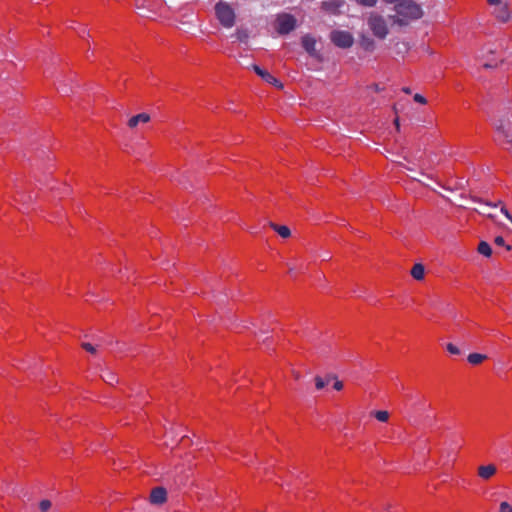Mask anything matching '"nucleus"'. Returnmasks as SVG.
Here are the masks:
<instances>
[{
	"instance_id": "nucleus-1",
	"label": "nucleus",
	"mask_w": 512,
	"mask_h": 512,
	"mask_svg": "<svg viewBox=\"0 0 512 512\" xmlns=\"http://www.w3.org/2000/svg\"><path fill=\"white\" fill-rule=\"evenodd\" d=\"M396 15L389 16V19L399 26H407L410 22L420 19L423 16L422 8L414 0H404L394 6Z\"/></svg>"
},
{
	"instance_id": "nucleus-2",
	"label": "nucleus",
	"mask_w": 512,
	"mask_h": 512,
	"mask_svg": "<svg viewBox=\"0 0 512 512\" xmlns=\"http://www.w3.org/2000/svg\"><path fill=\"white\" fill-rule=\"evenodd\" d=\"M214 10L217 20L223 27L231 28L234 26L236 14L230 4L221 0L215 4Z\"/></svg>"
},
{
	"instance_id": "nucleus-3",
	"label": "nucleus",
	"mask_w": 512,
	"mask_h": 512,
	"mask_svg": "<svg viewBox=\"0 0 512 512\" xmlns=\"http://www.w3.org/2000/svg\"><path fill=\"white\" fill-rule=\"evenodd\" d=\"M297 25L296 18L289 13H280L276 16L274 28L280 35H286L292 32Z\"/></svg>"
},
{
	"instance_id": "nucleus-4",
	"label": "nucleus",
	"mask_w": 512,
	"mask_h": 512,
	"mask_svg": "<svg viewBox=\"0 0 512 512\" xmlns=\"http://www.w3.org/2000/svg\"><path fill=\"white\" fill-rule=\"evenodd\" d=\"M367 23L375 37L384 39L388 35V27L386 25L385 19L381 15L377 13H371Z\"/></svg>"
},
{
	"instance_id": "nucleus-5",
	"label": "nucleus",
	"mask_w": 512,
	"mask_h": 512,
	"mask_svg": "<svg viewBox=\"0 0 512 512\" xmlns=\"http://www.w3.org/2000/svg\"><path fill=\"white\" fill-rule=\"evenodd\" d=\"M330 40L335 46L343 49L350 48L354 43L352 34L343 30H333L330 33Z\"/></svg>"
},
{
	"instance_id": "nucleus-6",
	"label": "nucleus",
	"mask_w": 512,
	"mask_h": 512,
	"mask_svg": "<svg viewBox=\"0 0 512 512\" xmlns=\"http://www.w3.org/2000/svg\"><path fill=\"white\" fill-rule=\"evenodd\" d=\"M493 6V15L498 22L507 23L512 19V11L508 3L500 1L499 4Z\"/></svg>"
},
{
	"instance_id": "nucleus-7",
	"label": "nucleus",
	"mask_w": 512,
	"mask_h": 512,
	"mask_svg": "<svg viewBox=\"0 0 512 512\" xmlns=\"http://www.w3.org/2000/svg\"><path fill=\"white\" fill-rule=\"evenodd\" d=\"M253 70L254 72L260 76L265 82L275 86L276 88L278 89H282L283 88V84L280 80H278L275 76H273L272 74H270L268 71L260 68L258 65L254 64L253 65Z\"/></svg>"
},
{
	"instance_id": "nucleus-8",
	"label": "nucleus",
	"mask_w": 512,
	"mask_h": 512,
	"mask_svg": "<svg viewBox=\"0 0 512 512\" xmlns=\"http://www.w3.org/2000/svg\"><path fill=\"white\" fill-rule=\"evenodd\" d=\"M344 5L343 0H328L322 1L320 4V8L322 11L331 14V15H339L340 8Z\"/></svg>"
},
{
	"instance_id": "nucleus-9",
	"label": "nucleus",
	"mask_w": 512,
	"mask_h": 512,
	"mask_svg": "<svg viewBox=\"0 0 512 512\" xmlns=\"http://www.w3.org/2000/svg\"><path fill=\"white\" fill-rule=\"evenodd\" d=\"M152 504L161 505L167 501V491L164 487H154L149 495Z\"/></svg>"
},
{
	"instance_id": "nucleus-10",
	"label": "nucleus",
	"mask_w": 512,
	"mask_h": 512,
	"mask_svg": "<svg viewBox=\"0 0 512 512\" xmlns=\"http://www.w3.org/2000/svg\"><path fill=\"white\" fill-rule=\"evenodd\" d=\"M301 44L304 50L312 57L318 58V53L316 51V40L309 34L302 36Z\"/></svg>"
},
{
	"instance_id": "nucleus-11",
	"label": "nucleus",
	"mask_w": 512,
	"mask_h": 512,
	"mask_svg": "<svg viewBox=\"0 0 512 512\" xmlns=\"http://www.w3.org/2000/svg\"><path fill=\"white\" fill-rule=\"evenodd\" d=\"M495 141L500 145H510L512 147V139L508 131L502 125L498 126L496 129Z\"/></svg>"
},
{
	"instance_id": "nucleus-12",
	"label": "nucleus",
	"mask_w": 512,
	"mask_h": 512,
	"mask_svg": "<svg viewBox=\"0 0 512 512\" xmlns=\"http://www.w3.org/2000/svg\"><path fill=\"white\" fill-rule=\"evenodd\" d=\"M497 472L496 466L493 464L482 465L478 467V476L484 480H489Z\"/></svg>"
},
{
	"instance_id": "nucleus-13",
	"label": "nucleus",
	"mask_w": 512,
	"mask_h": 512,
	"mask_svg": "<svg viewBox=\"0 0 512 512\" xmlns=\"http://www.w3.org/2000/svg\"><path fill=\"white\" fill-rule=\"evenodd\" d=\"M150 121V115L147 113H140L135 116H132L128 120V127L135 128L139 123H148Z\"/></svg>"
},
{
	"instance_id": "nucleus-14",
	"label": "nucleus",
	"mask_w": 512,
	"mask_h": 512,
	"mask_svg": "<svg viewBox=\"0 0 512 512\" xmlns=\"http://www.w3.org/2000/svg\"><path fill=\"white\" fill-rule=\"evenodd\" d=\"M359 45L363 50L367 52H372L375 49V41L372 38L365 35H362L360 37Z\"/></svg>"
},
{
	"instance_id": "nucleus-15",
	"label": "nucleus",
	"mask_w": 512,
	"mask_h": 512,
	"mask_svg": "<svg viewBox=\"0 0 512 512\" xmlns=\"http://www.w3.org/2000/svg\"><path fill=\"white\" fill-rule=\"evenodd\" d=\"M411 276L416 280H422L425 276V268L422 264L416 263L411 269Z\"/></svg>"
},
{
	"instance_id": "nucleus-16",
	"label": "nucleus",
	"mask_w": 512,
	"mask_h": 512,
	"mask_svg": "<svg viewBox=\"0 0 512 512\" xmlns=\"http://www.w3.org/2000/svg\"><path fill=\"white\" fill-rule=\"evenodd\" d=\"M270 227L283 238H288L291 235L289 227L285 225H278L276 223L270 222Z\"/></svg>"
},
{
	"instance_id": "nucleus-17",
	"label": "nucleus",
	"mask_w": 512,
	"mask_h": 512,
	"mask_svg": "<svg viewBox=\"0 0 512 512\" xmlns=\"http://www.w3.org/2000/svg\"><path fill=\"white\" fill-rule=\"evenodd\" d=\"M487 359H488L487 355L480 354V353H471L468 355V358H467L468 362L472 365H480Z\"/></svg>"
},
{
	"instance_id": "nucleus-18",
	"label": "nucleus",
	"mask_w": 512,
	"mask_h": 512,
	"mask_svg": "<svg viewBox=\"0 0 512 512\" xmlns=\"http://www.w3.org/2000/svg\"><path fill=\"white\" fill-rule=\"evenodd\" d=\"M234 36L239 42L246 43L249 39V31L246 28L239 27L236 29Z\"/></svg>"
},
{
	"instance_id": "nucleus-19",
	"label": "nucleus",
	"mask_w": 512,
	"mask_h": 512,
	"mask_svg": "<svg viewBox=\"0 0 512 512\" xmlns=\"http://www.w3.org/2000/svg\"><path fill=\"white\" fill-rule=\"evenodd\" d=\"M477 251H478V253H480L486 257H490L492 255V248H491L490 244L487 243L486 241H481L478 244Z\"/></svg>"
},
{
	"instance_id": "nucleus-20",
	"label": "nucleus",
	"mask_w": 512,
	"mask_h": 512,
	"mask_svg": "<svg viewBox=\"0 0 512 512\" xmlns=\"http://www.w3.org/2000/svg\"><path fill=\"white\" fill-rule=\"evenodd\" d=\"M374 417L380 422H387L389 420L390 414L385 410H377L373 412Z\"/></svg>"
},
{
	"instance_id": "nucleus-21",
	"label": "nucleus",
	"mask_w": 512,
	"mask_h": 512,
	"mask_svg": "<svg viewBox=\"0 0 512 512\" xmlns=\"http://www.w3.org/2000/svg\"><path fill=\"white\" fill-rule=\"evenodd\" d=\"M315 387L317 390H321L323 389L328 383H329V379H327L326 381L320 377V376H316L315 379Z\"/></svg>"
},
{
	"instance_id": "nucleus-22",
	"label": "nucleus",
	"mask_w": 512,
	"mask_h": 512,
	"mask_svg": "<svg viewBox=\"0 0 512 512\" xmlns=\"http://www.w3.org/2000/svg\"><path fill=\"white\" fill-rule=\"evenodd\" d=\"M494 243H495V245H497V246H503V247H505L507 251H510V250H511V246H510V245H507V244L505 243V240H504V238H503L502 236H497V237H495V239H494Z\"/></svg>"
},
{
	"instance_id": "nucleus-23",
	"label": "nucleus",
	"mask_w": 512,
	"mask_h": 512,
	"mask_svg": "<svg viewBox=\"0 0 512 512\" xmlns=\"http://www.w3.org/2000/svg\"><path fill=\"white\" fill-rule=\"evenodd\" d=\"M356 3L363 7H374L377 3V0H355Z\"/></svg>"
},
{
	"instance_id": "nucleus-24",
	"label": "nucleus",
	"mask_w": 512,
	"mask_h": 512,
	"mask_svg": "<svg viewBox=\"0 0 512 512\" xmlns=\"http://www.w3.org/2000/svg\"><path fill=\"white\" fill-rule=\"evenodd\" d=\"M51 508V502L49 500H42L39 503V509L42 512H47Z\"/></svg>"
},
{
	"instance_id": "nucleus-25",
	"label": "nucleus",
	"mask_w": 512,
	"mask_h": 512,
	"mask_svg": "<svg viewBox=\"0 0 512 512\" xmlns=\"http://www.w3.org/2000/svg\"><path fill=\"white\" fill-rule=\"evenodd\" d=\"M446 349L449 353H451L453 355L460 354L459 348L456 345H454L453 343H448L446 346Z\"/></svg>"
},
{
	"instance_id": "nucleus-26",
	"label": "nucleus",
	"mask_w": 512,
	"mask_h": 512,
	"mask_svg": "<svg viewBox=\"0 0 512 512\" xmlns=\"http://www.w3.org/2000/svg\"><path fill=\"white\" fill-rule=\"evenodd\" d=\"M82 348L91 353V354H95L96 353V348L91 344V343H88V342H84L81 344Z\"/></svg>"
},
{
	"instance_id": "nucleus-27",
	"label": "nucleus",
	"mask_w": 512,
	"mask_h": 512,
	"mask_svg": "<svg viewBox=\"0 0 512 512\" xmlns=\"http://www.w3.org/2000/svg\"><path fill=\"white\" fill-rule=\"evenodd\" d=\"M498 512H512V506L507 502H502Z\"/></svg>"
},
{
	"instance_id": "nucleus-28",
	"label": "nucleus",
	"mask_w": 512,
	"mask_h": 512,
	"mask_svg": "<svg viewBox=\"0 0 512 512\" xmlns=\"http://www.w3.org/2000/svg\"><path fill=\"white\" fill-rule=\"evenodd\" d=\"M413 99L415 102L422 104V105H425L427 103L426 98L418 93L414 95Z\"/></svg>"
},
{
	"instance_id": "nucleus-29",
	"label": "nucleus",
	"mask_w": 512,
	"mask_h": 512,
	"mask_svg": "<svg viewBox=\"0 0 512 512\" xmlns=\"http://www.w3.org/2000/svg\"><path fill=\"white\" fill-rule=\"evenodd\" d=\"M344 385H343V382L340 381V380H336L334 382V385H333V388L337 391H341L343 389Z\"/></svg>"
},
{
	"instance_id": "nucleus-30",
	"label": "nucleus",
	"mask_w": 512,
	"mask_h": 512,
	"mask_svg": "<svg viewBox=\"0 0 512 512\" xmlns=\"http://www.w3.org/2000/svg\"><path fill=\"white\" fill-rule=\"evenodd\" d=\"M501 0H487V3L490 6H493L494 4H499Z\"/></svg>"
},
{
	"instance_id": "nucleus-31",
	"label": "nucleus",
	"mask_w": 512,
	"mask_h": 512,
	"mask_svg": "<svg viewBox=\"0 0 512 512\" xmlns=\"http://www.w3.org/2000/svg\"><path fill=\"white\" fill-rule=\"evenodd\" d=\"M402 91L406 94H410L411 93V89L409 87H403L402 88Z\"/></svg>"
},
{
	"instance_id": "nucleus-32",
	"label": "nucleus",
	"mask_w": 512,
	"mask_h": 512,
	"mask_svg": "<svg viewBox=\"0 0 512 512\" xmlns=\"http://www.w3.org/2000/svg\"><path fill=\"white\" fill-rule=\"evenodd\" d=\"M394 124H395L397 130H399L400 124H399V118L398 117L394 120Z\"/></svg>"
}]
</instances>
